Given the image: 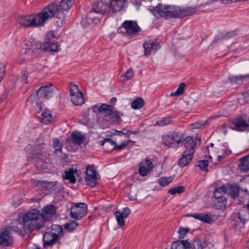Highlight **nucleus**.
<instances>
[{"label":"nucleus","instance_id":"1","mask_svg":"<svg viewBox=\"0 0 249 249\" xmlns=\"http://www.w3.org/2000/svg\"><path fill=\"white\" fill-rule=\"evenodd\" d=\"M149 10L157 18H163L166 19L182 18L191 16L198 12V7H181L173 5L159 3Z\"/></svg>","mask_w":249,"mask_h":249},{"label":"nucleus","instance_id":"2","mask_svg":"<svg viewBox=\"0 0 249 249\" xmlns=\"http://www.w3.org/2000/svg\"><path fill=\"white\" fill-rule=\"evenodd\" d=\"M23 227L25 230L32 231L44 227L42 217L40 211L32 209L22 217Z\"/></svg>","mask_w":249,"mask_h":249},{"label":"nucleus","instance_id":"3","mask_svg":"<svg viewBox=\"0 0 249 249\" xmlns=\"http://www.w3.org/2000/svg\"><path fill=\"white\" fill-rule=\"evenodd\" d=\"M47 11L50 12V10L44 8L37 14L21 17L18 19V22L24 27L43 26L49 17Z\"/></svg>","mask_w":249,"mask_h":249},{"label":"nucleus","instance_id":"4","mask_svg":"<svg viewBox=\"0 0 249 249\" xmlns=\"http://www.w3.org/2000/svg\"><path fill=\"white\" fill-rule=\"evenodd\" d=\"M183 142V146L186 150L184 151L178 161V165L180 167L188 165L192 161L197 146V143L191 136L185 137Z\"/></svg>","mask_w":249,"mask_h":249},{"label":"nucleus","instance_id":"5","mask_svg":"<svg viewBox=\"0 0 249 249\" xmlns=\"http://www.w3.org/2000/svg\"><path fill=\"white\" fill-rule=\"evenodd\" d=\"M45 145L44 143H42L32 147V159L35 160L36 166L40 170L46 168L50 161Z\"/></svg>","mask_w":249,"mask_h":249},{"label":"nucleus","instance_id":"6","mask_svg":"<svg viewBox=\"0 0 249 249\" xmlns=\"http://www.w3.org/2000/svg\"><path fill=\"white\" fill-rule=\"evenodd\" d=\"M63 234V230L61 226L55 224L52 225L50 231L45 232L44 234L43 247L44 248L53 247L55 244L60 245L59 238Z\"/></svg>","mask_w":249,"mask_h":249},{"label":"nucleus","instance_id":"7","mask_svg":"<svg viewBox=\"0 0 249 249\" xmlns=\"http://www.w3.org/2000/svg\"><path fill=\"white\" fill-rule=\"evenodd\" d=\"M162 144L168 148L178 147L180 144L183 145V135L178 132H169L161 136Z\"/></svg>","mask_w":249,"mask_h":249},{"label":"nucleus","instance_id":"8","mask_svg":"<svg viewBox=\"0 0 249 249\" xmlns=\"http://www.w3.org/2000/svg\"><path fill=\"white\" fill-rule=\"evenodd\" d=\"M228 192V187L226 185L222 186L216 189L213 193V203L214 206L216 209L223 210H224L226 206L227 198L224 195Z\"/></svg>","mask_w":249,"mask_h":249},{"label":"nucleus","instance_id":"9","mask_svg":"<svg viewBox=\"0 0 249 249\" xmlns=\"http://www.w3.org/2000/svg\"><path fill=\"white\" fill-rule=\"evenodd\" d=\"M44 8H47L48 10H50V12L47 11L49 15L48 19L52 18L53 16H55L58 19L56 21V24L57 26L61 27L65 23L66 15L64 13V10H61L59 9L58 6L54 2L52 3Z\"/></svg>","mask_w":249,"mask_h":249},{"label":"nucleus","instance_id":"10","mask_svg":"<svg viewBox=\"0 0 249 249\" xmlns=\"http://www.w3.org/2000/svg\"><path fill=\"white\" fill-rule=\"evenodd\" d=\"M88 206L85 203H72L71 216L76 220H80L86 215L87 213Z\"/></svg>","mask_w":249,"mask_h":249},{"label":"nucleus","instance_id":"11","mask_svg":"<svg viewBox=\"0 0 249 249\" xmlns=\"http://www.w3.org/2000/svg\"><path fill=\"white\" fill-rule=\"evenodd\" d=\"M70 97L71 102L75 106L82 105L84 101L83 94L80 91L77 85L73 83H70Z\"/></svg>","mask_w":249,"mask_h":249},{"label":"nucleus","instance_id":"12","mask_svg":"<svg viewBox=\"0 0 249 249\" xmlns=\"http://www.w3.org/2000/svg\"><path fill=\"white\" fill-rule=\"evenodd\" d=\"M110 9L111 7L110 5H109V0H100L92 5V10L89 12L88 16H89L93 12L104 15L110 12Z\"/></svg>","mask_w":249,"mask_h":249},{"label":"nucleus","instance_id":"13","mask_svg":"<svg viewBox=\"0 0 249 249\" xmlns=\"http://www.w3.org/2000/svg\"><path fill=\"white\" fill-rule=\"evenodd\" d=\"M14 238L10 230L5 228L1 229L0 232V246L5 248L12 246Z\"/></svg>","mask_w":249,"mask_h":249},{"label":"nucleus","instance_id":"14","mask_svg":"<svg viewBox=\"0 0 249 249\" xmlns=\"http://www.w3.org/2000/svg\"><path fill=\"white\" fill-rule=\"evenodd\" d=\"M36 46V49L40 51L56 52L58 50L57 44L50 39H47L43 43H37Z\"/></svg>","mask_w":249,"mask_h":249},{"label":"nucleus","instance_id":"15","mask_svg":"<svg viewBox=\"0 0 249 249\" xmlns=\"http://www.w3.org/2000/svg\"><path fill=\"white\" fill-rule=\"evenodd\" d=\"M124 28L127 36L135 35L141 31V28L138 25L136 22L133 20H125L122 25Z\"/></svg>","mask_w":249,"mask_h":249},{"label":"nucleus","instance_id":"16","mask_svg":"<svg viewBox=\"0 0 249 249\" xmlns=\"http://www.w3.org/2000/svg\"><path fill=\"white\" fill-rule=\"evenodd\" d=\"M54 90V87L51 83H47L38 89V94L40 98L48 100L53 96Z\"/></svg>","mask_w":249,"mask_h":249},{"label":"nucleus","instance_id":"17","mask_svg":"<svg viewBox=\"0 0 249 249\" xmlns=\"http://www.w3.org/2000/svg\"><path fill=\"white\" fill-rule=\"evenodd\" d=\"M56 212V207L53 205H49L44 207L42 209V213H41L43 223L44 224L45 221H50L55 214Z\"/></svg>","mask_w":249,"mask_h":249},{"label":"nucleus","instance_id":"18","mask_svg":"<svg viewBox=\"0 0 249 249\" xmlns=\"http://www.w3.org/2000/svg\"><path fill=\"white\" fill-rule=\"evenodd\" d=\"M144 49V55H148L155 52L160 48V45L159 43L152 40H149L144 42L143 44Z\"/></svg>","mask_w":249,"mask_h":249},{"label":"nucleus","instance_id":"19","mask_svg":"<svg viewBox=\"0 0 249 249\" xmlns=\"http://www.w3.org/2000/svg\"><path fill=\"white\" fill-rule=\"evenodd\" d=\"M38 107L39 108V110L37 111V113L38 115L40 114V115L38 116L40 122L43 124H50L53 119L50 111L47 109L42 110L41 105L39 104L38 105Z\"/></svg>","mask_w":249,"mask_h":249},{"label":"nucleus","instance_id":"20","mask_svg":"<svg viewBox=\"0 0 249 249\" xmlns=\"http://www.w3.org/2000/svg\"><path fill=\"white\" fill-rule=\"evenodd\" d=\"M232 124L233 126H231V128L239 132L244 131L246 128L249 127V124H248L242 117H238L236 119H235Z\"/></svg>","mask_w":249,"mask_h":249},{"label":"nucleus","instance_id":"21","mask_svg":"<svg viewBox=\"0 0 249 249\" xmlns=\"http://www.w3.org/2000/svg\"><path fill=\"white\" fill-rule=\"evenodd\" d=\"M93 111L96 112L98 111L100 113H103L106 116H108L112 113V106L102 104L101 106H94L92 107Z\"/></svg>","mask_w":249,"mask_h":249},{"label":"nucleus","instance_id":"22","mask_svg":"<svg viewBox=\"0 0 249 249\" xmlns=\"http://www.w3.org/2000/svg\"><path fill=\"white\" fill-rule=\"evenodd\" d=\"M152 162L149 160H146L144 162L140 164L139 172L140 174L144 177L147 175L152 168Z\"/></svg>","mask_w":249,"mask_h":249},{"label":"nucleus","instance_id":"23","mask_svg":"<svg viewBox=\"0 0 249 249\" xmlns=\"http://www.w3.org/2000/svg\"><path fill=\"white\" fill-rule=\"evenodd\" d=\"M249 79V73L245 75H231L229 77V80L232 85H242L244 81Z\"/></svg>","mask_w":249,"mask_h":249},{"label":"nucleus","instance_id":"24","mask_svg":"<svg viewBox=\"0 0 249 249\" xmlns=\"http://www.w3.org/2000/svg\"><path fill=\"white\" fill-rule=\"evenodd\" d=\"M78 171L74 170L73 168H69L67 171H65L62 175L63 179L69 180V182L74 184L76 182V178L74 174L78 175Z\"/></svg>","mask_w":249,"mask_h":249},{"label":"nucleus","instance_id":"25","mask_svg":"<svg viewBox=\"0 0 249 249\" xmlns=\"http://www.w3.org/2000/svg\"><path fill=\"white\" fill-rule=\"evenodd\" d=\"M110 10L113 13L120 11L124 6L126 0H108Z\"/></svg>","mask_w":249,"mask_h":249},{"label":"nucleus","instance_id":"26","mask_svg":"<svg viewBox=\"0 0 249 249\" xmlns=\"http://www.w3.org/2000/svg\"><path fill=\"white\" fill-rule=\"evenodd\" d=\"M36 184L41 187L44 190L53 193L54 185L56 184V182H48L45 181L36 180Z\"/></svg>","mask_w":249,"mask_h":249},{"label":"nucleus","instance_id":"27","mask_svg":"<svg viewBox=\"0 0 249 249\" xmlns=\"http://www.w3.org/2000/svg\"><path fill=\"white\" fill-rule=\"evenodd\" d=\"M228 187L229 194L233 198H237L239 196V187L236 184H231L227 183L225 185Z\"/></svg>","mask_w":249,"mask_h":249},{"label":"nucleus","instance_id":"28","mask_svg":"<svg viewBox=\"0 0 249 249\" xmlns=\"http://www.w3.org/2000/svg\"><path fill=\"white\" fill-rule=\"evenodd\" d=\"M71 136L72 143L76 145H80L84 139L83 135L77 131L72 132Z\"/></svg>","mask_w":249,"mask_h":249},{"label":"nucleus","instance_id":"29","mask_svg":"<svg viewBox=\"0 0 249 249\" xmlns=\"http://www.w3.org/2000/svg\"><path fill=\"white\" fill-rule=\"evenodd\" d=\"M187 245H189L187 240L174 241L172 243L171 249H188Z\"/></svg>","mask_w":249,"mask_h":249},{"label":"nucleus","instance_id":"30","mask_svg":"<svg viewBox=\"0 0 249 249\" xmlns=\"http://www.w3.org/2000/svg\"><path fill=\"white\" fill-rule=\"evenodd\" d=\"M75 0H61L58 8L61 10L68 11L72 6Z\"/></svg>","mask_w":249,"mask_h":249},{"label":"nucleus","instance_id":"31","mask_svg":"<svg viewBox=\"0 0 249 249\" xmlns=\"http://www.w3.org/2000/svg\"><path fill=\"white\" fill-rule=\"evenodd\" d=\"M239 168L244 172L249 171V155L240 159Z\"/></svg>","mask_w":249,"mask_h":249},{"label":"nucleus","instance_id":"32","mask_svg":"<svg viewBox=\"0 0 249 249\" xmlns=\"http://www.w3.org/2000/svg\"><path fill=\"white\" fill-rule=\"evenodd\" d=\"M107 141L111 142L110 143L111 148H107V149L108 152H112L115 150L120 151L125 148V145L124 144L123 142L120 145H117L116 142L111 138H108ZM107 145H109V143H107Z\"/></svg>","mask_w":249,"mask_h":249},{"label":"nucleus","instance_id":"33","mask_svg":"<svg viewBox=\"0 0 249 249\" xmlns=\"http://www.w3.org/2000/svg\"><path fill=\"white\" fill-rule=\"evenodd\" d=\"M144 101L142 97H137L131 104V107L134 109H139L144 105Z\"/></svg>","mask_w":249,"mask_h":249},{"label":"nucleus","instance_id":"34","mask_svg":"<svg viewBox=\"0 0 249 249\" xmlns=\"http://www.w3.org/2000/svg\"><path fill=\"white\" fill-rule=\"evenodd\" d=\"M189 245H187L188 249H203L201 240L198 238L195 239L192 242L188 241Z\"/></svg>","mask_w":249,"mask_h":249},{"label":"nucleus","instance_id":"35","mask_svg":"<svg viewBox=\"0 0 249 249\" xmlns=\"http://www.w3.org/2000/svg\"><path fill=\"white\" fill-rule=\"evenodd\" d=\"M85 181L87 184L91 188L96 186L98 184L97 176L89 175V176H86Z\"/></svg>","mask_w":249,"mask_h":249},{"label":"nucleus","instance_id":"36","mask_svg":"<svg viewBox=\"0 0 249 249\" xmlns=\"http://www.w3.org/2000/svg\"><path fill=\"white\" fill-rule=\"evenodd\" d=\"M108 116L110 121L114 124H119L122 122V119L119 115V112L117 110L113 109L112 113Z\"/></svg>","mask_w":249,"mask_h":249},{"label":"nucleus","instance_id":"37","mask_svg":"<svg viewBox=\"0 0 249 249\" xmlns=\"http://www.w3.org/2000/svg\"><path fill=\"white\" fill-rule=\"evenodd\" d=\"M53 147L54 149V153L57 155L58 153H61L63 147L62 143H60L59 140L56 138L53 140Z\"/></svg>","mask_w":249,"mask_h":249},{"label":"nucleus","instance_id":"38","mask_svg":"<svg viewBox=\"0 0 249 249\" xmlns=\"http://www.w3.org/2000/svg\"><path fill=\"white\" fill-rule=\"evenodd\" d=\"M78 226V223L71 220L69 223H66L64 225V229L68 231H72Z\"/></svg>","mask_w":249,"mask_h":249},{"label":"nucleus","instance_id":"39","mask_svg":"<svg viewBox=\"0 0 249 249\" xmlns=\"http://www.w3.org/2000/svg\"><path fill=\"white\" fill-rule=\"evenodd\" d=\"M239 32V30L235 29L232 31L227 32L225 34H222L221 39L222 40H226L235 36Z\"/></svg>","mask_w":249,"mask_h":249},{"label":"nucleus","instance_id":"40","mask_svg":"<svg viewBox=\"0 0 249 249\" xmlns=\"http://www.w3.org/2000/svg\"><path fill=\"white\" fill-rule=\"evenodd\" d=\"M185 191L184 187L183 186H179L177 187L172 188L168 191V193L171 195H175L176 194H181Z\"/></svg>","mask_w":249,"mask_h":249},{"label":"nucleus","instance_id":"41","mask_svg":"<svg viewBox=\"0 0 249 249\" xmlns=\"http://www.w3.org/2000/svg\"><path fill=\"white\" fill-rule=\"evenodd\" d=\"M185 87V84L184 83H181L177 90L174 92H173L170 94V96H178L181 95L184 92Z\"/></svg>","mask_w":249,"mask_h":249},{"label":"nucleus","instance_id":"42","mask_svg":"<svg viewBox=\"0 0 249 249\" xmlns=\"http://www.w3.org/2000/svg\"><path fill=\"white\" fill-rule=\"evenodd\" d=\"M86 176H97V172L94 165H88L85 171Z\"/></svg>","mask_w":249,"mask_h":249},{"label":"nucleus","instance_id":"43","mask_svg":"<svg viewBox=\"0 0 249 249\" xmlns=\"http://www.w3.org/2000/svg\"><path fill=\"white\" fill-rule=\"evenodd\" d=\"M172 177L169 178L161 177L159 179V183L161 186H166L168 185L173 180Z\"/></svg>","mask_w":249,"mask_h":249},{"label":"nucleus","instance_id":"44","mask_svg":"<svg viewBox=\"0 0 249 249\" xmlns=\"http://www.w3.org/2000/svg\"><path fill=\"white\" fill-rule=\"evenodd\" d=\"M116 220L119 226H123L124 225V216L121 213L116 211L115 213Z\"/></svg>","mask_w":249,"mask_h":249},{"label":"nucleus","instance_id":"45","mask_svg":"<svg viewBox=\"0 0 249 249\" xmlns=\"http://www.w3.org/2000/svg\"><path fill=\"white\" fill-rule=\"evenodd\" d=\"M40 99L39 97V95L38 94V91L36 93H34L31 94L30 96L29 97L28 99V101L30 102L31 103H34L36 101H37V106H38V105H40L38 101V100Z\"/></svg>","mask_w":249,"mask_h":249},{"label":"nucleus","instance_id":"46","mask_svg":"<svg viewBox=\"0 0 249 249\" xmlns=\"http://www.w3.org/2000/svg\"><path fill=\"white\" fill-rule=\"evenodd\" d=\"M189 230L190 229L188 228H184L182 227H180L178 231V238L180 239L183 238L188 233Z\"/></svg>","mask_w":249,"mask_h":249},{"label":"nucleus","instance_id":"47","mask_svg":"<svg viewBox=\"0 0 249 249\" xmlns=\"http://www.w3.org/2000/svg\"><path fill=\"white\" fill-rule=\"evenodd\" d=\"M208 166V160H199L198 161L197 166L200 168V169L203 171H207V168Z\"/></svg>","mask_w":249,"mask_h":249},{"label":"nucleus","instance_id":"48","mask_svg":"<svg viewBox=\"0 0 249 249\" xmlns=\"http://www.w3.org/2000/svg\"><path fill=\"white\" fill-rule=\"evenodd\" d=\"M200 218V221L208 224H210L213 222V218L211 215L208 214H204L201 213Z\"/></svg>","mask_w":249,"mask_h":249},{"label":"nucleus","instance_id":"49","mask_svg":"<svg viewBox=\"0 0 249 249\" xmlns=\"http://www.w3.org/2000/svg\"><path fill=\"white\" fill-rule=\"evenodd\" d=\"M108 138L105 139L103 141H100L99 144L101 146H104V151L106 152L109 153L107 149V148H111V145H107V143L110 144V142L107 141V139Z\"/></svg>","mask_w":249,"mask_h":249},{"label":"nucleus","instance_id":"50","mask_svg":"<svg viewBox=\"0 0 249 249\" xmlns=\"http://www.w3.org/2000/svg\"><path fill=\"white\" fill-rule=\"evenodd\" d=\"M171 122V119L170 117H165L163 118L162 120L157 121V123L159 125L164 126L168 124Z\"/></svg>","mask_w":249,"mask_h":249},{"label":"nucleus","instance_id":"51","mask_svg":"<svg viewBox=\"0 0 249 249\" xmlns=\"http://www.w3.org/2000/svg\"><path fill=\"white\" fill-rule=\"evenodd\" d=\"M133 76V71L132 68L128 69L123 75L124 80L125 81L130 79Z\"/></svg>","mask_w":249,"mask_h":249},{"label":"nucleus","instance_id":"52","mask_svg":"<svg viewBox=\"0 0 249 249\" xmlns=\"http://www.w3.org/2000/svg\"><path fill=\"white\" fill-rule=\"evenodd\" d=\"M29 76V73L27 72L26 71H23V72L22 74V76L20 77L19 80L20 82L24 84H27L28 83V78Z\"/></svg>","mask_w":249,"mask_h":249},{"label":"nucleus","instance_id":"53","mask_svg":"<svg viewBox=\"0 0 249 249\" xmlns=\"http://www.w3.org/2000/svg\"><path fill=\"white\" fill-rule=\"evenodd\" d=\"M55 182H56V184H55V185H54V186L53 187V193H59V192L62 191L63 190V189H64L61 184L59 183L57 181H55Z\"/></svg>","mask_w":249,"mask_h":249},{"label":"nucleus","instance_id":"54","mask_svg":"<svg viewBox=\"0 0 249 249\" xmlns=\"http://www.w3.org/2000/svg\"><path fill=\"white\" fill-rule=\"evenodd\" d=\"M6 65L4 63H0V82L3 78L5 73Z\"/></svg>","mask_w":249,"mask_h":249},{"label":"nucleus","instance_id":"55","mask_svg":"<svg viewBox=\"0 0 249 249\" xmlns=\"http://www.w3.org/2000/svg\"><path fill=\"white\" fill-rule=\"evenodd\" d=\"M205 122H203V121L197 122L195 123L192 124L193 128L198 129L201 128L205 124Z\"/></svg>","mask_w":249,"mask_h":249},{"label":"nucleus","instance_id":"56","mask_svg":"<svg viewBox=\"0 0 249 249\" xmlns=\"http://www.w3.org/2000/svg\"><path fill=\"white\" fill-rule=\"evenodd\" d=\"M130 210L128 207H125L123 209V211L121 213H122V215L124 216L125 218H126L128 217V216L130 214Z\"/></svg>","mask_w":249,"mask_h":249},{"label":"nucleus","instance_id":"57","mask_svg":"<svg viewBox=\"0 0 249 249\" xmlns=\"http://www.w3.org/2000/svg\"><path fill=\"white\" fill-rule=\"evenodd\" d=\"M201 214V213L189 214H188V216H192L196 219L200 220Z\"/></svg>","mask_w":249,"mask_h":249},{"label":"nucleus","instance_id":"58","mask_svg":"<svg viewBox=\"0 0 249 249\" xmlns=\"http://www.w3.org/2000/svg\"><path fill=\"white\" fill-rule=\"evenodd\" d=\"M124 144L125 145V148L129 145H133L134 142L131 140H128L123 142Z\"/></svg>","mask_w":249,"mask_h":249},{"label":"nucleus","instance_id":"59","mask_svg":"<svg viewBox=\"0 0 249 249\" xmlns=\"http://www.w3.org/2000/svg\"><path fill=\"white\" fill-rule=\"evenodd\" d=\"M117 101V98L116 97H112L111 98L110 103L111 104V106H112V107L115 105V103Z\"/></svg>","mask_w":249,"mask_h":249},{"label":"nucleus","instance_id":"60","mask_svg":"<svg viewBox=\"0 0 249 249\" xmlns=\"http://www.w3.org/2000/svg\"><path fill=\"white\" fill-rule=\"evenodd\" d=\"M141 0H135V1H134V4L136 6L139 7L141 5Z\"/></svg>","mask_w":249,"mask_h":249},{"label":"nucleus","instance_id":"61","mask_svg":"<svg viewBox=\"0 0 249 249\" xmlns=\"http://www.w3.org/2000/svg\"><path fill=\"white\" fill-rule=\"evenodd\" d=\"M115 134L118 135H125L124 132L119 130H116Z\"/></svg>","mask_w":249,"mask_h":249},{"label":"nucleus","instance_id":"62","mask_svg":"<svg viewBox=\"0 0 249 249\" xmlns=\"http://www.w3.org/2000/svg\"><path fill=\"white\" fill-rule=\"evenodd\" d=\"M132 134V131L131 130H127L126 133H125V135L126 134H127V135H130V134Z\"/></svg>","mask_w":249,"mask_h":249},{"label":"nucleus","instance_id":"63","mask_svg":"<svg viewBox=\"0 0 249 249\" xmlns=\"http://www.w3.org/2000/svg\"><path fill=\"white\" fill-rule=\"evenodd\" d=\"M139 133V131L136 130V131H132V134H137Z\"/></svg>","mask_w":249,"mask_h":249},{"label":"nucleus","instance_id":"64","mask_svg":"<svg viewBox=\"0 0 249 249\" xmlns=\"http://www.w3.org/2000/svg\"><path fill=\"white\" fill-rule=\"evenodd\" d=\"M224 156H218V159H223Z\"/></svg>","mask_w":249,"mask_h":249}]
</instances>
